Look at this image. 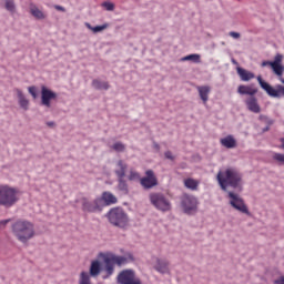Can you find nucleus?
Instances as JSON below:
<instances>
[{
  "instance_id": "nucleus-1",
  "label": "nucleus",
  "mask_w": 284,
  "mask_h": 284,
  "mask_svg": "<svg viewBox=\"0 0 284 284\" xmlns=\"http://www.w3.org/2000/svg\"><path fill=\"white\" fill-rule=\"evenodd\" d=\"M217 182L221 189L224 192H227L230 205L233 206L234 210H237V212L247 214V216H250V209H247L243 197L233 192V190L236 192H241V190H243V183L241 182V179H219Z\"/></svg>"
},
{
  "instance_id": "nucleus-2",
  "label": "nucleus",
  "mask_w": 284,
  "mask_h": 284,
  "mask_svg": "<svg viewBox=\"0 0 284 284\" xmlns=\"http://www.w3.org/2000/svg\"><path fill=\"white\" fill-rule=\"evenodd\" d=\"M11 232L19 241V243H28L29 241H32L34 236H37V231L34 230V223L28 221V220H17L11 224Z\"/></svg>"
},
{
  "instance_id": "nucleus-3",
  "label": "nucleus",
  "mask_w": 284,
  "mask_h": 284,
  "mask_svg": "<svg viewBox=\"0 0 284 284\" xmlns=\"http://www.w3.org/2000/svg\"><path fill=\"white\" fill-rule=\"evenodd\" d=\"M21 199V191L8 184L0 185V205L2 207H13Z\"/></svg>"
},
{
  "instance_id": "nucleus-4",
  "label": "nucleus",
  "mask_w": 284,
  "mask_h": 284,
  "mask_svg": "<svg viewBox=\"0 0 284 284\" xmlns=\"http://www.w3.org/2000/svg\"><path fill=\"white\" fill-rule=\"evenodd\" d=\"M99 258L103 260L104 263V272L105 275L102 276V278H110L114 274V266L115 265H125L128 263V257L125 256H119L115 255L114 253H99L98 255Z\"/></svg>"
},
{
  "instance_id": "nucleus-5",
  "label": "nucleus",
  "mask_w": 284,
  "mask_h": 284,
  "mask_svg": "<svg viewBox=\"0 0 284 284\" xmlns=\"http://www.w3.org/2000/svg\"><path fill=\"white\" fill-rule=\"evenodd\" d=\"M108 219L111 225L121 227L122 230L130 225V217H128V213L121 207L111 209L108 213Z\"/></svg>"
},
{
  "instance_id": "nucleus-6",
  "label": "nucleus",
  "mask_w": 284,
  "mask_h": 284,
  "mask_svg": "<svg viewBox=\"0 0 284 284\" xmlns=\"http://www.w3.org/2000/svg\"><path fill=\"white\" fill-rule=\"evenodd\" d=\"M150 202L156 210H160V212H170V210H172V204L170 203V200L161 193L150 194Z\"/></svg>"
},
{
  "instance_id": "nucleus-7",
  "label": "nucleus",
  "mask_w": 284,
  "mask_h": 284,
  "mask_svg": "<svg viewBox=\"0 0 284 284\" xmlns=\"http://www.w3.org/2000/svg\"><path fill=\"white\" fill-rule=\"evenodd\" d=\"M182 210L185 214H196L199 212V199L193 195H183L181 199Z\"/></svg>"
},
{
  "instance_id": "nucleus-8",
  "label": "nucleus",
  "mask_w": 284,
  "mask_h": 284,
  "mask_svg": "<svg viewBox=\"0 0 284 284\" xmlns=\"http://www.w3.org/2000/svg\"><path fill=\"white\" fill-rule=\"evenodd\" d=\"M257 81L262 90H265L268 97H273V99H281V97H284L283 85L277 84L276 89H274L270 83L265 82L261 75L257 77Z\"/></svg>"
},
{
  "instance_id": "nucleus-9",
  "label": "nucleus",
  "mask_w": 284,
  "mask_h": 284,
  "mask_svg": "<svg viewBox=\"0 0 284 284\" xmlns=\"http://www.w3.org/2000/svg\"><path fill=\"white\" fill-rule=\"evenodd\" d=\"M118 283L120 284H142L141 280L136 277L134 271L124 270L118 275Z\"/></svg>"
},
{
  "instance_id": "nucleus-10",
  "label": "nucleus",
  "mask_w": 284,
  "mask_h": 284,
  "mask_svg": "<svg viewBox=\"0 0 284 284\" xmlns=\"http://www.w3.org/2000/svg\"><path fill=\"white\" fill-rule=\"evenodd\" d=\"M57 99V93L50 89H48L45 85L41 87V103L45 108H51L52 103L51 101H54Z\"/></svg>"
},
{
  "instance_id": "nucleus-11",
  "label": "nucleus",
  "mask_w": 284,
  "mask_h": 284,
  "mask_svg": "<svg viewBox=\"0 0 284 284\" xmlns=\"http://www.w3.org/2000/svg\"><path fill=\"white\" fill-rule=\"evenodd\" d=\"M82 209L84 212H101L103 210V200L95 199L94 201L84 200L82 204Z\"/></svg>"
},
{
  "instance_id": "nucleus-12",
  "label": "nucleus",
  "mask_w": 284,
  "mask_h": 284,
  "mask_svg": "<svg viewBox=\"0 0 284 284\" xmlns=\"http://www.w3.org/2000/svg\"><path fill=\"white\" fill-rule=\"evenodd\" d=\"M153 270H155V272H159V274H170V261L156 257L153 263Z\"/></svg>"
},
{
  "instance_id": "nucleus-13",
  "label": "nucleus",
  "mask_w": 284,
  "mask_h": 284,
  "mask_svg": "<svg viewBox=\"0 0 284 284\" xmlns=\"http://www.w3.org/2000/svg\"><path fill=\"white\" fill-rule=\"evenodd\" d=\"M245 105L247 110H250V112H253L254 114H258L261 112V105L258 104V99H256L255 95L248 97L245 100Z\"/></svg>"
},
{
  "instance_id": "nucleus-14",
  "label": "nucleus",
  "mask_w": 284,
  "mask_h": 284,
  "mask_svg": "<svg viewBox=\"0 0 284 284\" xmlns=\"http://www.w3.org/2000/svg\"><path fill=\"white\" fill-rule=\"evenodd\" d=\"M197 92L200 94V99L203 101L204 105L210 101V92H212V88L207 85L197 87Z\"/></svg>"
},
{
  "instance_id": "nucleus-15",
  "label": "nucleus",
  "mask_w": 284,
  "mask_h": 284,
  "mask_svg": "<svg viewBox=\"0 0 284 284\" xmlns=\"http://www.w3.org/2000/svg\"><path fill=\"white\" fill-rule=\"evenodd\" d=\"M271 68L277 77H283L284 67H283V64H281V55H277L275 58V61H273V63H271Z\"/></svg>"
},
{
  "instance_id": "nucleus-16",
  "label": "nucleus",
  "mask_w": 284,
  "mask_h": 284,
  "mask_svg": "<svg viewBox=\"0 0 284 284\" xmlns=\"http://www.w3.org/2000/svg\"><path fill=\"white\" fill-rule=\"evenodd\" d=\"M14 92L17 93L20 108H22V110H28L30 101L26 99L23 91H21V89H16Z\"/></svg>"
},
{
  "instance_id": "nucleus-17",
  "label": "nucleus",
  "mask_w": 284,
  "mask_h": 284,
  "mask_svg": "<svg viewBox=\"0 0 284 284\" xmlns=\"http://www.w3.org/2000/svg\"><path fill=\"white\" fill-rule=\"evenodd\" d=\"M221 145H223V148H227V150H232L234 148H236V139H234L233 135H227L223 139L220 140Z\"/></svg>"
},
{
  "instance_id": "nucleus-18",
  "label": "nucleus",
  "mask_w": 284,
  "mask_h": 284,
  "mask_svg": "<svg viewBox=\"0 0 284 284\" xmlns=\"http://www.w3.org/2000/svg\"><path fill=\"white\" fill-rule=\"evenodd\" d=\"M125 172H128V163H125L123 160H119L115 169L118 179H123V176H125Z\"/></svg>"
},
{
  "instance_id": "nucleus-19",
  "label": "nucleus",
  "mask_w": 284,
  "mask_h": 284,
  "mask_svg": "<svg viewBox=\"0 0 284 284\" xmlns=\"http://www.w3.org/2000/svg\"><path fill=\"white\" fill-rule=\"evenodd\" d=\"M237 92L239 94H247L248 97H254L258 92V89L241 84L237 88Z\"/></svg>"
},
{
  "instance_id": "nucleus-20",
  "label": "nucleus",
  "mask_w": 284,
  "mask_h": 284,
  "mask_svg": "<svg viewBox=\"0 0 284 284\" xmlns=\"http://www.w3.org/2000/svg\"><path fill=\"white\" fill-rule=\"evenodd\" d=\"M236 70L241 81H252V79H254L253 72H250L241 67H237Z\"/></svg>"
},
{
  "instance_id": "nucleus-21",
  "label": "nucleus",
  "mask_w": 284,
  "mask_h": 284,
  "mask_svg": "<svg viewBox=\"0 0 284 284\" xmlns=\"http://www.w3.org/2000/svg\"><path fill=\"white\" fill-rule=\"evenodd\" d=\"M100 200L104 205H114V203H116V196H114V194L110 193V192H104L102 194V197H100Z\"/></svg>"
},
{
  "instance_id": "nucleus-22",
  "label": "nucleus",
  "mask_w": 284,
  "mask_h": 284,
  "mask_svg": "<svg viewBox=\"0 0 284 284\" xmlns=\"http://www.w3.org/2000/svg\"><path fill=\"white\" fill-rule=\"evenodd\" d=\"M91 85L94 90H110V82L101 81L99 79H93Z\"/></svg>"
},
{
  "instance_id": "nucleus-23",
  "label": "nucleus",
  "mask_w": 284,
  "mask_h": 284,
  "mask_svg": "<svg viewBox=\"0 0 284 284\" xmlns=\"http://www.w3.org/2000/svg\"><path fill=\"white\" fill-rule=\"evenodd\" d=\"M140 185H142L144 190H152V187L159 185V182L156 181V179H141Z\"/></svg>"
},
{
  "instance_id": "nucleus-24",
  "label": "nucleus",
  "mask_w": 284,
  "mask_h": 284,
  "mask_svg": "<svg viewBox=\"0 0 284 284\" xmlns=\"http://www.w3.org/2000/svg\"><path fill=\"white\" fill-rule=\"evenodd\" d=\"M101 274V262L99 260L92 261L90 266V276H99Z\"/></svg>"
},
{
  "instance_id": "nucleus-25",
  "label": "nucleus",
  "mask_w": 284,
  "mask_h": 284,
  "mask_svg": "<svg viewBox=\"0 0 284 284\" xmlns=\"http://www.w3.org/2000/svg\"><path fill=\"white\" fill-rule=\"evenodd\" d=\"M237 178V173L234 169H227L225 171V174H223V172H219L216 175V179H236Z\"/></svg>"
},
{
  "instance_id": "nucleus-26",
  "label": "nucleus",
  "mask_w": 284,
  "mask_h": 284,
  "mask_svg": "<svg viewBox=\"0 0 284 284\" xmlns=\"http://www.w3.org/2000/svg\"><path fill=\"white\" fill-rule=\"evenodd\" d=\"M181 61H192L193 63H201V54L192 53L186 57H183Z\"/></svg>"
},
{
  "instance_id": "nucleus-27",
  "label": "nucleus",
  "mask_w": 284,
  "mask_h": 284,
  "mask_svg": "<svg viewBox=\"0 0 284 284\" xmlns=\"http://www.w3.org/2000/svg\"><path fill=\"white\" fill-rule=\"evenodd\" d=\"M30 12L32 17H34V19H38V20L45 19V13H43V11L39 10V8L37 7L31 8Z\"/></svg>"
},
{
  "instance_id": "nucleus-28",
  "label": "nucleus",
  "mask_w": 284,
  "mask_h": 284,
  "mask_svg": "<svg viewBox=\"0 0 284 284\" xmlns=\"http://www.w3.org/2000/svg\"><path fill=\"white\" fill-rule=\"evenodd\" d=\"M184 185L187 190H196V187H199V181L194 179H186L184 180Z\"/></svg>"
},
{
  "instance_id": "nucleus-29",
  "label": "nucleus",
  "mask_w": 284,
  "mask_h": 284,
  "mask_svg": "<svg viewBox=\"0 0 284 284\" xmlns=\"http://www.w3.org/2000/svg\"><path fill=\"white\" fill-rule=\"evenodd\" d=\"M273 161L277 163V165H284V154L283 153H273Z\"/></svg>"
},
{
  "instance_id": "nucleus-30",
  "label": "nucleus",
  "mask_w": 284,
  "mask_h": 284,
  "mask_svg": "<svg viewBox=\"0 0 284 284\" xmlns=\"http://www.w3.org/2000/svg\"><path fill=\"white\" fill-rule=\"evenodd\" d=\"M109 26L110 24L108 23H104L102 26H97V27H91L90 24H88V28L92 30V32L97 33V32H103V30H108Z\"/></svg>"
},
{
  "instance_id": "nucleus-31",
  "label": "nucleus",
  "mask_w": 284,
  "mask_h": 284,
  "mask_svg": "<svg viewBox=\"0 0 284 284\" xmlns=\"http://www.w3.org/2000/svg\"><path fill=\"white\" fill-rule=\"evenodd\" d=\"M6 10L9 12H14L17 10V6L14 4V0H4Z\"/></svg>"
},
{
  "instance_id": "nucleus-32",
  "label": "nucleus",
  "mask_w": 284,
  "mask_h": 284,
  "mask_svg": "<svg viewBox=\"0 0 284 284\" xmlns=\"http://www.w3.org/2000/svg\"><path fill=\"white\" fill-rule=\"evenodd\" d=\"M114 152H125V144L123 142H115L111 146Z\"/></svg>"
},
{
  "instance_id": "nucleus-33",
  "label": "nucleus",
  "mask_w": 284,
  "mask_h": 284,
  "mask_svg": "<svg viewBox=\"0 0 284 284\" xmlns=\"http://www.w3.org/2000/svg\"><path fill=\"white\" fill-rule=\"evenodd\" d=\"M118 190H120V192L123 194H128V183L125 180H119Z\"/></svg>"
},
{
  "instance_id": "nucleus-34",
  "label": "nucleus",
  "mask_w": 284,
  "mask_h": 284,
  "mask_svg": "<svg viewBox=\"0 0 284 284\" xmlns=\"http://www.w3.org/2000/svg\"><path fill=\"white\" fill-rule=\"evenodd\" d=\"M258 121H262L263 123H266V125H274V120L268 119L267 115L261 114L258 116Z\"/></svg>"
},
{
  "instance_id": "nucleus-35",
  "label": "nucleus",
  "mask_w": 284,
  "mask_h": 284,
  "mask_svg": "<svg viewBox=\"0 0 284 284\" xmlns=\"http://www.w3.org/2000/svg\"><path fill=\"white\" fill-rule=\"evenodd\" d=\"M102 8H105V10H108V12H112V10H114V3L110 2V1H104L102 3Z\"/></svg>"
},
{
  "instance_id": "nucleus-36",
  "label": "nucleus",
  "mask_w": 284,
  "mask_h": 284,
  "mask_svg": "<svg viewBox=\"0 0 284 284\" xmlns=\"http://www.w3.org/2000/svg\"><path fill=\"white\" fill-rule=\"evenodd\" d=\"M28 91H29V94H31V97L33 99H37L39 97V94L37 93V87H29Z\"/></svg>"
},
{
  "instance_id": "nucleus-37",
  "label": "nucleus",
  "mask_w": 284,
  "mask_h": 284,
  "mask_svg": "<svg viewBox=\"0 0 284 284\" xmlns=\"http://www.w3.org/2000/svg\"><path fill=\"white\" fill-rule=\"evenodd\" d=\"M10 219L8 220H0V230H6V226L8 225V223H10Z\"/></svg>"
},
{
  "instance_id": "nucleus-38",
  "label": "nucleus",
  "mask_w": 284,
  "mask_h": 284,
  "mask_svg": "<svg viewBox=\"0 0 284 284\" xmlns=\"http://www.w3.org/2000/svg\"><path fill=\"white\" fill-rule=\"evenodd\" d=\"M229 37H232L233 39H241V33H239L236 31H231L229 33Z\"/></svg>"
},
{
  "instance_id": "nucleus-39",
  "label": "nucleus",
  "mask_w": 284,
  "mask_h": 284,
  "mask_svg": "<svg viewBox=\"0 0 284 284\" xmlns=\"http://www.w3.org/2000/svg\"><path fill=\"white\" fill-rule=\"evenodd\" d=\"M145 174L146 176H144L143 179H154V171L148 170Z\"/></svg>"
},
{
  "instance_id": "nucleus-40",
  "label": "nucleus",
  "mask_w": 284,
  "mask_h": 284,
  "mask_svg": "<svg viewBox=\"0 0 284 284\" xmlns=\"http://www.w3.org/2000/svg\"><path fill=\"white\" fill-rule=\"evenodd\" d=\"M164 156L165 159H169V161H174V155L171 153V151H166Z\"/></svg>"
},
{
  "instance_id": "nucleus-41",
  "label": "nucleus",
  "mask_w": 284,
  "mask_h": 284,
  "mask_svg": "<svg viewBox=\"0 0 284 284\" xmlns=\"http://www.w3.org/2000/svg\"><path fill=\"white\" fill-rule=\"evenodd\" d=\"M130 179H141V175H139V173H136L135 171L131 170Z\"/></svg>"
},
{
  "instance_id": "nucleus-42",
  "label": "nucleus",
  "mask_w": 284,
  "mask_h": 284,
  "mask_svg": "<svg viewBox=\"0 0 284 284\" xmlns=\"http://www.w3.org/2000/svg\"><path fill=\"white\" fill-rule=\"evenodd\" d=\"M274 284H284V275L274 281Z\"/></svg>"
},
{
  "instance_id": "nucleus-43",
  "label": "nucleus",
  "mask_w": 284,
  "mask_h": 284,
  "mask_svg": "<svg viewBox=\"0 0 284 284\" xmlns=\"http://www.w3.org/2000/svg\"><path fill=\"white\" fill-rule=\"evenodd\" d=\"M54 8L59 11V12H65V9L59 4H55Z\"/></svg>"
},
{
  "instance_id": "nucleus-44",
  "label": "nucleus",
  "mask_w": 284,
  "mask_h": 284,
  "mask_svg": "<svg viewBox=\"0 0 284 284\" xmlns=\"http://www.w3.org/2000/svg\"><path fill=\"white\" fill-rule=\"evenodd\" d=\"M272 63H274V62H272V61H263L262 62V68H265L267 65H272Z\"/></svg>"
},
{
  "instance_id": "nucleus-45",
  "label": "nucleus",
  "mask_w": 284,
  "mask_h": 284,
  "mask_svg": "<svg viewBox=\"0 0 284 284\" xmlns=\"http://www.w3.org/2000/svg\"><path fill=\"white\" fill-rule=\"evenodd\" d=\"M280 142L282 143V144L280 145V149H281V150H284V138H281V139H280Z\"/></svg>"
},
{
  "instance_id": "nucleus-46",
  "label": "nucleus",
  "mask_w": 284,
  "mask_h": 284,
  "mask_svg": "<svg viewBox=\"0 0 284 284\" xmlns=\"http://www.w3.org/2000/svg\"><path fill=\"white\" fill-rule=\"evenodd\" d=\"M270 128H271V125L266 124V126L264 129H262V132H270Z\"/></svg>"
},
{
  "instance_id": "nucleus-47",
  "label": "nucleus",
  "mask_w": 284,
  "mask_h": 284,
  "mask_svg": "<svg viewBox=\"0 0 284 284\" xmlns=\"http://www.w3.org/2000/svg\"><path fill=\"white\" fill-rule=\"evenodd\" d=\"M47 125H48V128H54V122L49 121V122H47Z\"/></svg>"
},
{
  "instance_id": "nucleus-48",
  "label": "nucleus",
  "mask_w": 284,
  "mask_h": 284,
  "mask_svg": "<svg viewBox=\"0 0 284 284\" xmlns=\"http://www.w3.org/2000/svg\"><path fill=\"white\" fill-rule=\"evenodd\" d=\"M232 63H234L235 65H237L239 64V62H236V60H232Z\"/></svg>"
},
{
  "instance_id": "nucleus-49",
  "label": "nucleus",
  "mask_w": 284,
  "mask_h": 284,
  "mask_svg": "<svg viewBox=\"0 0 284 284\" xmlns=\"http://www.w3.org/2000/svg\"><path fill=\"white\" fill-rule=\"evenodd\" d=\"M281 83L284 84V78H280Z\"/></svg>"
}]
</instances>
